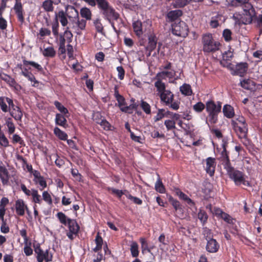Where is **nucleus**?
<instances>
[{
	"label": "nucleus",
	"mask_w": 262,
	"mask_h": 262,
	"mask_svg": "<svg viewBox=\"0 0 262 262\" xmlns=\"http://www.w3.org/2000/svg\"><path fill=\"white\" fill-rule=\"evenodd\" d=\"M206 109L208 113H220L222 109V102L217 101L216 103L212 100L206 103Z\"/></svg>",
	"instance_id": "obj_9"
},
{
	"label": "nucleus",
	"mask_w": 262,
	"mask_h": 262,
	"mask_svg": "<svg viewBox=\"0 0 262 262\" xmlns=\"http://www.w3.org/2000/svg\"><path fill=\"white\" fill-rule=\"evenodd\" d=\"M10 115L16 121L21 122L23 113L19 106L16 107L15 110L10 111Z\"/></svg>",
	"instance_id": "obj_31"
},
{
	"label": "nucleus",
	"mask_w": 262,
	"mask_h": 262,
	"mask_svg": "<svg viewBox=\"0 0 262 262\" xmlns=\"http://www.w3.org/2000/svg\"><path fill=\"white\" fill-rule=\"evenodd\" d=\"M42 8L46 12H53L54 10V6L50 0H45L42 2Z\"/></svg>",
	"instance_id": "obj_45"
},
{
	"label": "nucleus",
	"mask_w": 262,
	"mask_h": 262,
	"mask_svg": "<svg viewBox=\"0 0 262 262\" xmlns=\"http://www.w3.org/2000/svg\"><path fill=\"white\" fill-rule=\"evenodd\" d=\"M225 170L229 178L234 182L235 185L238 186L242 184L246 185L247 181L243 172L234 168L232 165Z\"/></svg>",
	"instance_id": "obj_2"
},
{
	"label": "nucleus",
	"mask_w": 262,
	"mask_h": 262,
	"mask_svg": "<svg viewBox=\"0 0 262 262\" xmlns=\"http://www.w3.org/2000/svg\"><path fill=\"white\" fill-rule=\"evenodd\" d=\"M6 99H9V97L3 96L0 97V107L4 113L8 112L9 111V108L6 104Z\"/></svg>",
	"instance_id": "obj_48"
},
{
	"label": "nucleus",
	"mask_w": 262,
	"mask_h": 262,
	"mask_svg": "<svg viewBox=\"0 0 262 262\" xmlns=\"http://www.w3.org/2000/svg\"><path fill=\"white\" fill-rule=\"evenodd\" d=\"M130 250L132 256L133 257H137L138 256L139 252L138 250V245L136 242H134L132 243Z\"/></svg>",
	"instance_id": "obj_50"
},
{
	"label": "nucleus",
	"mask_w": 262,
	"mask_h": 262,
	"mask_svg": "<svg viewBox=\"0 0 262 262\" xmlns=\"http://www.w3.org/2000/svg\"><path fill=\"white\" fill-rule=\"evenodd\" d=\"M77 20L76 22V26L73 25L72 27L76 30V33L78 34H81V30H84L85 29L86 20L84 19H80L79 18H77Z\"/></svg>",
	"instance_id": "obj_25"
},
{
	"label": "nucleus",
	"mask_w": 262,
	"mask_h": 262,
	"mask_svg": "<svg viewBox=\"0 0 262 262\" xmlns=\"http://www.w3.org/2000/svg\"><path fill=\"white\" fill-rule=\"evenodd\" d=\"M161 102L165 105L173 110H178L180 107V102L174 100V94L170 91L167 90L159 95Z\"/></svg>",
	"instance_id": "obj_3"
},
{
	"label": "nucleus",
	"mask_w": 262,
	"mask_h": 262,
	"mask_svg": "<svg viewBox=\"0 0 262 262\" xmlns=\"http://www.w3.org/2000/svg\"><path fill=\"white\" fill-rule=\"evenodd\" d=\"M67 225L68 226L69 231H71L72 233H74L75 235L78 234L79 231L80 227L75 220L68 219Z\"/></svg>",
	"instance_id": "obj_23"
},
{
	"label": "nucleus",
	"mask_w": 262,
	"mask_h": 262,
	"mask_svg": "<svg viewBox=\"0 0 262 262\" xmlns=\"http://www.w3.org/2000/svg\"><path fill=\"white\" fill-rule=\"evenodd\" d=\"M172 6L174 8H184L190 3L189 0H174Z\"/></svg>",
	"instance_id": "obj_44"
},
{
	"label": "nucleus",
	"mask_w": 262,
	"mask_h": 262,
	"mask_svg": "<svg viewBox=\"0 0 262 262\" xmlns=\"http://www.w3.org/2000/svg\"><path fill=\"white\" fill-rule=\"evenodd\" d=\"M208 121L211 124H215L218 121V114L219 113H208Z\"/></svg>",
	"instance_id": "obj_59"
},
{
	"label": "nucleus",
	"mask_w": 262,
	"mask_h": 262,
	"mask_svg": "<svg viewBox=\"0 0 262 262\" xmlns=\"http://www.w3.org/2000/svg\"><path fill=\"white\" fill-rule=\"evenodd\" d=\"M42 200H43L48 205H52L53 203L51 195L47 191H43L42 194Z\"/></svg>",
	"instance_id": "obj_54"
},
{
	"label": "nucleus",
	"mask_w": 262,
	"mask_h": 262,
	"mask_svg": "<svg viewBox=\"0 0 262 262\" xmlns=\"http://www.w3.org/2000/svg\"><path fill=\"white\" fill-rule=\"evenodd\" d=\"M94 25L97 32L101 34L103 33L104 28L100 18H97L94 21Z\"/></svg>",
	"instance_id": "obj_52"
},
{
	"label": "nucleus",
	"mask_w": 262,
	"mask_h": 262,
	"mask_svg": "<svg viewBox=\"0 0 262 262\" xmlns=\"http://www.w3.org/2000/svg\"><path fill=\"white\" fill-rule=\"evenodd\" d=\"M66 13L69 18H78L79 14L77 9L73 6L68 5L66 7Z\"/></svg>",
	"instance_id": "obj_29"
},
{
	"label": "nucleus",
	"mask_w": 262,
	"mask_h": 262,
	"mask_svg": "<svg viewBox=\"0 0 262 262\" xmlns=\"http://www.w3.org/2000/svg\"><path fill=\"white\" fill-rule=\"evenodd\" d=\"M172 33L178 36L185 37L188 34V28L186 24L183 21L174 23L171 25Z\"/></svg>",
	"instance_id": "obj_6"
},
{
	"label": "nucleus",
	"mask_w": 262,
	"mask_h": 262,
	"mask_svg": "<svg viewBox=\"0 0 262 262\" xmlns=\"http://www.w3.org/2000/svg\"><path fill=\"white\" fill-rule=\"evenodd\" d=\"M148 45L146 47V50L148 51H152L157 47L158 39L156 35L152 33L148 36Z\"/></svg>",
	"instance_id": "obj_21"
},
{
	"label": "nucleus",
	"mask_w": 262,
	"mask_h": 262,
	"mask_svg": "<svg viewBox=\"0 0 262 262\" xmlns=\"http://www.w3.org/2000/svg\"><path fill=\"white\" fill-rule=\"evenodd\" d=\"M80 13L81 16L84 18L85 20H90L92 19V12L90 9L87 7L82 8L80 9Z\"/></svg>",
	"instance_id": "obj_38"
},
{
	"label": "nucleus",
	"mask_w": 262,
	"mask_h": 262,
	"mask_svg": "<svg viewBox=\"0 0 262 262\" xmlns=\"http://www.w3.org/2000/svg\"><path fill=\"white\" fill-rule=\"evenodd\" d=\"M206 172L211 177L213 176L215 172V169L216 166L215 159L212 157H208L206 159Z\"/></svg>",
	"instance_id": "obj_12"
},
{
	"label": "nucleus",
	"mask_w": 262,
	"mask_h": 262,
	"mask_svg": "<svg viewBox=\"0 0 262 262\" xmlns=\"http://www.w3.org/2000/svg\"><path fill=\"white\" fill-rule=\"evenodd\" d=\"M58 28L59 23L57 19H56V20H55L52 25V32L55 37H57L59 35L58 33Z\"/></svg>",
	"instance_id": "obj_63"
},
{
	"label": "nucleus",
	"mask_w": 262,
	"mask_h": 262,
	"mask_svg": "<svg viewBox=\"0 0 262 262\" xmlns=\"http://www.w3.org/2000/svg\"><path fill=\"white\" fill-rule=\"evenodd\" d=\"M67 17L66 12L62 10L55 13V20L59 19L61 25L63 27L66 26L68 24Z\"/></svg>",
	"instance_id": "obj_26"
},
{
	"label": "nucleus",
	"mask_w": 262,
	"mask_h": 262,
	"mask_svg": "<svg viewBox=\"0 0 262 262\" xmlns=\"http://www.w3.org/2000/svg\"><path fill=\"white\" fill-rule=\"evenodd\" d=\"M54 134L61 140L66 141L68 139V135L58 127L54 128Z\"/></svg>",
	"instance_id": "obj_37"
},
{
	"label": "nucleus",
	"mask_w": 262,
	"mask_h": 262,
	"mask_svg": "<svg viewBox=\"0 0 262 262\" xmlns=\"http://www.w3.org/2000/svg\"><path fill=\"white\" fill-rule=\"evenodd\" d=\"M252 20L256 24L257 27L259 29L261 33H262V14H259L254 17Z\"/></svg>",
	"instance_id": "obj_53"
},
{
	"label": "nucleus",
	"mask_w": 262,
	"mask_h": 262,
	"mask_svg": "<svg viewBox=\"0 0 262 262\" xmlns=\"http://www.w3.org/2000/svg\"><path fill=\"white\" fill-rule=\"evenodd\" d=\"M207 243L206 247V250L209 253H215L218 251L220 245L217 241L212 238L207 239Z\"/></svg>",
	"instance_id": "obj_15"
},
{
	"label": "nucleus",
	"mask_w": 262,
	"mask_h": 262,
	"mask_svg": "<svg viewBox=\"0 0 262 262\" xmlns=\"http://www.w3.org/2000/svg\"><path fill=\"white\" fill-rule=\"evenodd\" d=\"M33 182L35 185H39V189L42 191L45 188L47 187V183L45 178L42 176L38 179H33Z\"/></svg>",
	"instance_id": "obj_39"
},
{
	"label": "nucleus",
	"mask_w": 262,
	"mask_h": 262,
	"mask_svg": "<svg viewBox=\"0 0 262 262\" xmlns=\"http://www.w3.org/2000/svg\"><path fill=\"white\" fill-rule=\"evenodd\" d=\"M15 3L13 7V9L17 15L18 21L22 25L25 22V18L24 16V9L21 0H15Z\"/></svg>",
	"instance_id": "obj_10"
},
{
	"label": "nucleus",
	"mask_w": 262,
	"mask_h": 262,
	"mask_svg": "<svg viewBox=\"0 0 262 262\" xmlns=\"http://www.w3.org/2000/svg\"><path fill=\"white\" fill-rule=\"evenodd\" d=\"M239 6H242L244 11L247 14L250 16L251 19H252L254 17L256 16V12L254 7L248 1H246L244 3H241Z\"/></svg>",
	"instance_id": "obj_14"
},
{
	"label": "nucleus",
	"mask_w": 262,
	"mask_h": 262,
	"mask_svg": "<svg viewBox=\"0 0 262 262\" xmlns=\"http://www.w3.org/2000/svg\"><path fill=\"white\" fill-rule=\"evenodd\" d=\"M103 18L111 22V19L117 20L119 17V14L110 5L100 10Z\"/></svg>",
	"instance_id": "obj_8"
},
{
	"label": "nucleus",
	"mask_w": 262,
	"mask_h": 262,
	"mask_svg": "<svg viewBox=\"0 0 262 262\" xmlns=\"http://www.w3.org/2000/svg\"><path fill=\"white\" fill-rule=\"evenodd\" d=\"M183 14L182 10L178 9L175 10H171L168 12L167 14V17L169 21H173L181 16Z\"/></svg>",
	"instance_id": "obj_28"
},
{
	"label": "nucleus",
	"mask_w": 262,
	"mask_h": 262,
	"mask_svg": "<svg viewBox=\"0 0 262 262\" xmlns=\"http://www.w3.org/2000/svg\"><path fill=\"white\" fill-rule=\"evenodd\" d=\"M56 216L62 224H63L64 225H67L68 218L67 217L65 214L62 212H59L57 213Z\"/></svg>",
	"instance_id": "obj_61"
},
{
	"label": "nucleus",
	"mask_w": 262,
	"mask_h": 262,
	"mask_svg": "<svg viewBox=\"0 0 262 262\" xmlns=\"http://www.w3.org/2000/svg\"><path fill=\"white\" fill-rule=\"evenodd\" d=\"M25 247L24 248V251L26 255L30 256L33 254V250L31 248V243L30 242H27L24 243Z\"/></svg>",
	"instance_id": "obj_60"
},
{
	"label": "nucleus",
	"mask_w": 262,
	"mask_h": 262,
	"mask_svg": "<svg viewBox=\"0 0 262 262\" xmlns=\"http://www.w3.org/2000/svg\"><path fill=\"white\" fill-rule=\"evenodd\" d=\"M181 93L185 96H191L192 94L191 86L188 84H184L180 87Z\"/></svg>",
	"instance_id": "obj_42"
},
{
	"label": "nucleus",
	"mask_w": 262,
	"mask_h": 262,
	"mask_svg": "<svg viewBox=\"0 0 262 262\" xmlns=\"http://www.w3.org/2000/svg\"><path fill=\"white\" fill-rule=\"evenodd\" d=\"M231 125L239 139H247L248 126L246 119L243 116H236L231 120Z\"/></svg>",
	"instance_id": "obj_1"
},
{
	"label": "nucleus",
	"mask_w": 262,
	"mask_h": 262,
	"mask_svg": "<svg viewBox=\"0 0 262 262\" xmlns=\"http://www.w3.org/2000/svg\"><path fill=\"white\" fill-rule=\"evenodd\" d=\"M6 125L8 127L9 134L11 135L13 134L15 130V127L11 118H8L6 120Z\"/></svg>",
	"instance_id": "obj_47"
},
{
	"label": "nucleus",
	"mask_w": 262,
	"mask_h": 262,
	"mask_svg": "<svg viewBox=\"0 0 262 262\" xmlns=\"http://www.w3.org/2000/svg\"><path fill=\"white\" fill-rule=\"evenodd\" d=\"M54 104L56 108L60 112V114H69L68 110L63 105H62V104L60 102L58 101H55L54 102Z\"/></svg>",
	"instance_id": "obj_49"
},
{
	"label": "nucleus",
	"mask_w": 262,
	"mask_h": 262,
	"mask_svg": "<svg viewBox=\"0 0 262 262\" xmlns=\"http://www.w3.org/2000/svg\"><path fill=\"white\" fill-rule=\"evenodd\" d=\"M97 123L100 124L104 130H110L111 129V125L106 119H102L100 122H97Z\"/></svg>",
	"instance_id": "obj_64"
},
{
	"label": "nucleus",
	"mask_w": 262,
	"mask_h": 262,
	"mask_svg": "<svg viewBox=\"0 0 262 262\" xmlns=\"http://www.w3.org/2000/svg\"><path fill=\"white\" fill-rule=\"evenodd\" d=\"M0 145L4 147H7L9 146V142L4 134L0 133Z\"/></svg>",
	"instance_id": "obj_55"
},
{
	"label": "nucleus",
	"mask_w": 262,
	"mask_h": 262,
	"mask_svg": "<svg viewBox=\"0 0 262 262\" xmlns=\"http://www.w3.org/2000/svg\"><path fill=\"white\" fill-rule=\"evenodd\" d=\"M203 51L204 52H214L219 50L221 44L215 41L211 34H204L202 38Z\"/></svg>",
	"instance_id": "obj_4"
},
{
	"label": "nucleus",
	"mask_w": 262,
	"mask_h": 262,
	"mask_svg": "<svg viewBox=\"0 0 262 262\" xmlns=\"http://www.w3.org/2000/svg\"><path fill=\"white\" fill-rule=\"evenodd\" d=\"M175 72L174 71H163L159 72L156 75V78H159L160 79H165L166 77L169 78H172L174 77Z\"/></svg>",
	"instance_id": "obj_34"
},
{
	"label": "nucleus",
	"mask_w": 262,
	"mask_h": 262,
	"mask_svg": "<svg viewBox=\"0 0 262 262\" xmlns=\"http://www.w3.org/2000/svg\"><path fill=\"white\" fill-rule=\"evenodd\" d=\"M17 159L22 162L23 166H25L29 172L31 173L33 171V169L32 166L31 164L28 163L27 161L25 158H24L21 156H19L17 158Z\"/></svg>",
	"instance_id": "obj_57"
},
{
	"label": "nucleus",
	"mask_w": 262,
	"mask_h": 262,
	"mask_svg": "<svg viewBox=\"0 0 262 262\" xmlns=\"http://www.w3.org/2000/svg\"><path fill=\"white\" fill-rule=\"evenodd\" d=\"M89 5L92 7L97 6L99 10L110 5L107 0H83Z\"/></svg>",
	"instance_id": "obj_13"
},
{
	"label": "nucleus",
	"mask_w": 262,
	"mask_h": 262,
	"mask_svg": "<svg viewBox=\"0 0 262 262\" xmlns=\"http://www.w3.org/2000/svg\"><path fill=\"white\" fill-rule=\"evenodd\" d=\"M68 114L57 113L55 115V122L57 125L66 128L68 126L66 118L68 117Z\"/></svg>",
	"instance_id": "obj_19"
},
{
	"label": "nucleus",
	"mask_w": 262,
	"mask_h": 262,
	"mask_svg": "<svg viewBox=\"0 0 262 262\" xmlns=\"http://www.w3.org/2000/svg\"><path fill=\"white\" fill-rule=\"evenodd\" d=\"M205 106L203 102L200 101L193 105V109L195 112L200 113L205 109Z\"/></svg>",
	"instance_id": "obj_56"
},
{
	"label": "nucleus",
	"mask_w": 262,
	"mask_h": 262,
	"mask_svg": "<svg viewBox=\"0 0 262 262\" xmlns=\"http://www.w3.org/2000/svg\"><path fill=\"white\" fill-rule=\"evenodd\" d=\"M0 78L16 90H18L21 88L13 78L4 73L2 72L0 74Z\"/></svg>",
	"instance_id": "obj_11"
},
{
	"label": "nucleus",
	"mask_w": 262,
	"mask_h": 262,
	"mask_svg": "<svg viewBox=\"0 0 262 262\" xmlns=\"http://www.w3.org/2000/svg\"><path fill=\"white\" fill-rule=\"evenodd\" d=\"M95 243L96 246L94 249H93V251L94 252H98L101 250L103 244V240L99 232L97 233L95 239Z\"/></svg>",
	"instance_id": "obj_30"
},
{
	"label": "nucleus",
	"mask_w": 262,
	"mask_h": 262,
	"mask_svg": "<svg viewBox=\"0 0 262 262\" xmlns=\"http://www.w3.org/2000/svg\"><path fill=\"white\" fill-rule=\"evenodd\" d=\"M32 201L34 204H40L42 203V198L41 195L39 194L38 190L35 189H32Z\"/></svg>",
	"instance_id": "obj_35"
},
{
	"label": "nucleus",
	"mask_w": 262,
	"mask_h": 262,
	"mask_svg": "<svg viewBox=\"0 0 262 262\" xmlns=\"http://www.w3.org/2000/svg\"><path fill=\"white\" fill-rule=\"evenodd\" d=\"M114 96L118 102V106L121 111V109L124 108L125 106H127V103L124 97L119 94L118 88L117 85L114 88Z\"/></svg>",
	"instance_id": "obj_16"
},
{
	"label": "nucleus",
	"mask_w": 262,
	"mask_h": 262,
	"mask_svg": "<svg viewBox=\"0 0 262 262\" xmlns=\"http://www.w3.org/2000/svg\"><path fill=\"white\" fill-rule=\"evenodd\" d=\"M249 68L247 62H239L236 65H232L230 67L231 73L232 75H237L243 77L247 73Z\"/></svg>",
	"instance_id": "obj_7"
},
{
	"label": "nucleus",
	"mask_w": 262,
	"mask_h": 262,
	"mask_svg": "<svg viewBox=\"0 0 262 262\" xmlns=\"http://www.w3.org/2000/svg\"><path fill=\"white\" fill-rule=\"evenodd\" d=\"M34 251L37 254L36 259L38 262H43L45 260L46 262L51 261L53 258V255L49 252V250L44 252L41 248L40 244L37 243L34 244Z\"/></svg>",
	"instance_id": "obj_5"
},
{
	"label": "nucleus",
	"mask_w": 262,
	"mask_h": 262,
	"mask_svg": "<svg viewBox=\"0 0 262 262\" xmlns=\"http://www.w3.org/2000/svg\"><path fill=\"white\" fill-rule=\"evenodd\" d=\"M133 27L136 35L140 37L142 34V24L141 21L137 20L133 23Z\"/></svg>",
	"instance_id": "obj_33"
},
{
	"label": "nucleus",
	"mask_w": 262,
	"mask_h": 262,
	"mask_svg": "<svg viewBox=\"0 0 262 262\" xmlns=\"http://www.w3.org/2000/svg\"><path fill=\"white\" fill-rule=\"evenodd\" d=\"M241 86L246 90H251L253 85V81L250 79H244L240 82Z\"/></svg>",
	"instance_id": "obj_46"
},
{
	"label": "nucleus",
	"mask_w": 262,
	"mask_h": 262,
	"mask_svg": "<svg viewBox=\"0 0 262 262\" xmlns=\"http://www.w3.org/2000/svg\"><path fill=\"white\" fill-rule=\"evenodd\" d=\"M223 150L221 152V160L223 161L224 168L225 169L232 165L230 162L229 152L227 151L225 144L223 145Z\"/></svg>",
	"instance_id": "obj_20"
},
{
	"label": "nucleus",
	"mask_w": 262,
	"mask_h": 262,
	"mask_svg": "<svg viewBox=\"0 0 262 262\" xmlns=\"http://www.w3.org/2000/svg\"><path fill=\"white\" fill-rule=\"evenodd\" d=\"M27 205L24 201L22 199H18L15 202V208L17 215L19 216H24L25 213V208Z\"/></svg>",
	"instance_id": "obj_18"
},
{
	"label": "nucleus",
	"mask_w": 262,
	"mask_h": 262,
	"mask_svg": "<svg viewBox=\"0 0 262 262\" xmlns=\"http://www.w3.org/2000/svg\"><path fill=\"white\" fill-rule=\"evenodd\" d=\"M140 106L146 114H150L151 113L150 106L147 102L142 100L140 103Z\"/></svg>",
	"instance_id": "obj_58"
},
{
	"label": "nucleus",
	"mask_w": 262,
	"mask_h": 262,
	"mask_svg": "<svg viewBox=\"0 0 262 262\" xmlns=\"http://www.w3.org/2000/svg\"><path fill=\"white\" fill-rule=\"evenodd\" d=\"M198 219L204 225L208 220V215L206 211L204 210H200L198 214Z\"/></svg>",
	"instance_id": "obj_51"
},
{
	"label": "nucleus",
	"mask_w": 262,
	"mask_h": 262,
	"mask_svg": "<svg viewBox=\"0 0 262 262\" xmlns=\"http://www.w3.org/2000/svg\"><path fill=\"white\" fill-rule=\"evenodd\" d=\"M223 113L225 117L227 118H233L235 116L234 108L229 104H225L223 108Z\"/></svg>",
	"instance_id": "obj_27"
},
{
	"label": "nucleus",
	"mask_w": 262,
	"mask_h": 262,
	"mask_svg": "<svg viewBox=\"0 0 262 262\" xmlns=\"http://www.w3.org/2000/svg\"><path fill=\"white\" fill-rule=\"evenodd\" d=\"M42 54L46 57L53 58L56 55V51L53 47H49L44 49Z\"/></svg>",
	"instance_id": "obj_41"
},
{
	"label": "nucleus",
	"mask_w": 262,
	"mask_h": 262,
	"mask_svg": "<svg viewBox=\"0 0 262 262\" xmlns=\"http://www.w3.org/2000/svg\"><path fill=\"white\" fill-rule=\"evenodd\" d=\"M156 78L157 80L155 83V86L156 88L157 91L159 95H161L162 93L165 92V91H166L167 90H166V85L162 82V79H160L159 78Z\"/></svg>",
	"instance_id": "obj_32"
},
{
	"label": "nucleus",
	"mask_w": 262,
	"mask_h": 262,
	"mask_svg": "<svg viewBox=\"0 0 262 262\" xmlns=\"http://www.w3.org/2000/svg\"><path fill=\"white\" fill-rule=\"evenodd\" d=\"M168 200L174 208L176 211H180L182 213L183 210L179 201L173 199L171 196L169 198Z\"/></svg>",
	"instance_id": "obj_40"
},
{
	"label": "nucleus",
	"mask_w": 262,
	"mask_h": 262,
	"mask_svg": "<svg viewBox=\"0 0 262 262\" xmlns=\"http://www.w3.org/2000/svg\"><path fill=\"white\" fill-rule=\"evenodd\" d=\"M0 179L3 185L8 184L10 176L7 169L4 166L0 165Z\"/></svg>",
	"instance_id": "obj_22"
},
{
	"label": "nucleus",
	"mask_w": 262,
	"mask_h": 262,
	"mask_svg": "<svg viewBox=\"0 0 262 262\" xmlns=\"http://www.w3.org/2000/svg\"><path fill=\"white\" fill-rule=\"evenodd\" d=\"M174 192L180 199L185 201L188 205L191 206H193L195 205L194 202L179 188H175Z\"/></svg>",
	"instance_id": "obj_24"
},
{
	"label": "nucleus",
	"mask_w": 262,
	"mask_h": 262,
	"mask_svg": "<svg viewBox=\"0 0 262 262\" xmlns=\"http://www.w3.org/2000/svg\"><path fill=\"white\" fill-rule=\"evenodd\" d=\"M138 104L136 103H132L129 106H126L124 108L121 109V112L124 113L132 114L134 110H137Z\"/></svg>",
	"instance_id": "obj_43"
},
{
	"label": "nucleus",
	"mask_w": 262,
	"mask_h": 262,
	"mask_svg": "<svg viewBox=\"0 0 262 262\" xmlns=\"http://www.w3.org/2000/svg\"><path fill=\"white\" fill-rule=\"evenodd\" d=\"M164 124L167 130L176 128V122L174 120H166L164 122Z\"/></svg>",
	"instance_id": "obj_62"
},
{
	"label": "nucleus",
	"mask_w": 262,
	"mask_h": 262,
	"mask_svg": "<svg viewBox=\"0 0 262 262\" xmlns=\"http://www.w3.org/2000/svg\"><path fill=\"white\" fill-rule=\"evenodd\" d=\"M23 64L26 68H23V69L21 70V74L24 76V73L28 74L30 72L28 71V69L27 68L28 65H30L35 69H36L38 71H42L43 69L42 67L37 63H36L33 61H28L26 59H24L23 60Z\"/></svg>",
	"instance_id": "obj_17"
},
{
	"label": "nucleus",
	"mask_w": 262,
	"mask_h": 262,
	"mask_svg": "<svg viewBox=\"0 0 262 262\" xmlns=\"http://www.w3.org/2000/svg\"><path fill=\"white\" fill-rule=\"evenodd\" d=\"M158 179L155 183V190L161 193H164L165 192V188L162 182V180L160 176L158 174Z\"/></svg>",
	"instance_id": "obj_36"
}]
</instances>
